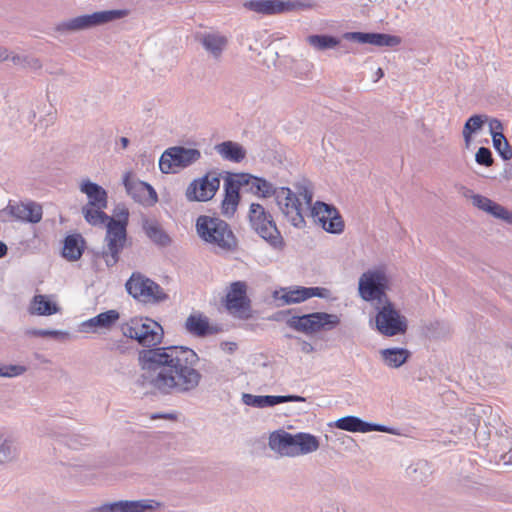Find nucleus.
<instances>
[{
	"mask_svg": "<svg viewBox=\"0 0 512 512\" xmlns=\"http://www.w3.org/2000/svg\"><path fill=\"white\" fill-rule=\"evenodd\" d=\"M219 187V176L207 173L198 179H194L188 185L185 195L189 201L205 202L214 197Z\"/></svg>",
	"mask_w": 512,
	"mask_h": 512,
	"instance_id": "obj_14",
	"label": "nucleus"
},
{
	"mask_svg": "<svg viewBox=\"0 0 512 512\" xmlns=\"http://www.w3.org/2000/svg\"><path fill=\"white\" fill-rule=\"evenodd\" d=\"M226 309L235 315L250 310V299L247 296V285L243 281H236L230 285L225 299Z\"/></svg>",
	"mask_w": 512,
	"mask_h": 512,
	"instance_id": "obj_17",
	"label": "nucleus"
},
{
	"mask_svg": "<svg viewBox=\"0 0 512 512\" xmlns=\"http://www.w3.org/2000/svg\"><path fill=\"white\" fill-rule=\"evenodd\" d=\"M335 426L348 432L365 433L366 421L357 416H345L335 421Z\"/></svg>",
	"mask_w": 512,
	"mask_h": 512,
	"instance_id": "obj_39",
	"label": "nucleus"
},
{
	"mask_svg": "<svg viewBox=\"0 0 512 512\" xmlns=\"http://www.w3.org/2000/svg\"><path fill=\"white\" fill-rule=\"evenodd\" d=\"M0 376L3 377L2 367H0Z\"/></svg>",
	"mask_w": 512,
	"mask_h": 512,
	"instance_id": "obj_61",
	"label": "nucleus"
},
{
	"mask_svg": "<svg viewBox=\"0 0 512 512\" xmlns=\"http://www.w3.org/2000/svg\"><path fill=\"white\" fill-rule=\"evenodd\" d=\"M338 47L341 49V52H342V53H349V52H350V50H349L348 46H347V45H345V44H341V43H340V44L338 45Z\"/></svg>",
	"mask_w": 512,
	"mask_h": 512,
	"instance_id": "obj_59",
	"label": "nucleus"
},
{
	"mask_svg": "<svg viewBox=\"0 0 512 512\" xmlns=\"http://www.w3.org/2000/svg\"><path fill=\"white\" fill-rule=\"evenodd\" d=\"M299 340L300 344V350L305 354H311L314 352L315 348L314 346L309 343L308 341L302 340L300 338H297Z\"/></svg>",
	"mask_w": 512,
	"mask_h": 512,
	"instance_id": "obj_52",
	"label": "nucleus"
},
{
	"mask_svg": "<svg viewBox=\"0 0 512 512\" xmlns=\"http://www.w3.org/2000/svg\"><path fill=\"white\" fill-rule=\"evenodd\" d=\"M283 13L295 10H309L316 7L315 0H282Z\"/></svg>",
	"mask_w": 512,
	"mask_h": 512,
	"instance_id": "obj_41",
	"label": "nucleus"
},
{
	"mask_svg": "<svg viewBox=\"0 0 512 512\" xmlns=\"http://www.w3.org/2000/svg\"><path fill=\"white\" fill-rule=\"evenodd\" d=\"M29 334L37 337H51L55 339H65L68 336L67 332L50 329H33Z\"/></svg>",
	"mask_w": 512,
	"mask_h": 512,
	"instance_id": "obj_45",
	"label": "nucleus"
},
{
	"mask_svg": "<svg viewBox=\"0 0 512 512\" xmlns=\"http://www.w3.org/2000/svg\"><path fill=\"white\" fill-rule=\"evenodd\" d=\"M127 14L128 11L123 9L97 11L62 21L56 25L55 30L62 34L86 30L124 18Z\"/></svg>",
	"mask_w": 512,
	"mask_h": 512,
	"instance_id": "obj_5",
	"label": "nucleus"
},
{
	"mask_svg": "<svg viewBox=\"0 0 512 512\" xmlns=\"http://www.w3.org/2000/svg\"><path fill=\"white\" fill-rule=\"evenodd\" d=\"M296 437L298 456L312 453L319 448V440L312 434L299 432Z\"/></svg>",
	"mask_w": 512,
	"mask_h": 512,
	"instance_id": "obj_35",
	"label": "nucleus"
},
{
	"mask_svg": "<svg viewBox=\"0 0 512 512\" xmlns=\"http://www.w3.org/2000/svg\"><path fill=\"white\" fill-rule=\"evenodd\" d=\"M305 398L299 395H253L242 394V402L247 406L256 408L273 407L286 402H305Z\"/></svg>",
	"mask_w": 512,
	"mask_h": 512,
	"instance_id": "obj_20",
	"label": "nucleus"
},
{
	"mask_svg": "<svg viewBox=\"0 0 512 512\" xmlns=\"http://www.w3.org/2000/svg\"><path fill=\"white\" fill-rule=\"evenodd\" d=\"M7 252H8L7 245L3 241H0V259L5 257L7 255Z\"/></svg>",
	"mask_w": 512,
	"mask_h": 512,
	"instance_id": "obj_55",
	"label": "nucleus"
},
{
	"mask_svg": "<svg viewBox=\"0 0 512 512\" xmlns=\"http://www.w3.org/2000/svg\"><path fill=\"white\" fill-rule=\"evenodd\" d=\"M298 197L301 196L308 206H311L313 200V192L306 186L298 187Z\"/></svg>",
	"mask_w": 512,
	"mask_h": 512,
	"instance_id": "obj_51",
	"label": "nucleus"
},
{
	"mask_svg": "<svg viewBox=\"0 0 512 512\" xmlns=\"http://www.w3.org/2000/svg\"><path fill=\"white\" fill-rule=\"evenodd\" d=\"M59 310L60 308L55 302H52L48 296L42 294H36L28 306V313L30 315L51 316L58 313Z\"/></svg>",
	"mask_w": 512,
	"mask_h": 512,
	"instance_id": "obj_30",
	"label": "nucleus"
},
{
	"mask_svg": "<svg viewBox=\"0 0 512 512\" xmlns=\"http://www.w3.org/2000/svg\"><path fill=\"white\" fill-rule=\"evenodd\" d=\"M107 232L105 240L107 242V248L101 253L108 267H113L119 261V254L124 248L127 227L125 223L116 222L115 218H110L106 223Z\"/></svg>",
	"mask_w": 512,
	"mask_h": 512,
	"instance_id": "obj_10",
	"label": "nucleus"
},
{
	"mask_svg": "<svg viewBox=\"0 0 512 512\" xmlns=\"http://www.w3.org/2000/svg\"><path fill=\"white\" fill-rule=\"evenodd\" d=\"M198 236L216 253H227L235 249L237 241L228 223L219 217L200 215L196 220Z\"/></svg>",
	"mask_w": 512,
	"mask_h": 512,
	"instance_id": "obj_2",
	"label": "nucleus"
},
{
	"mask_svg": "<svg viewBox=\"0 0 512 512\" xmlns=\"http://www.w3.org/2000/svg\"><path fill=\"white\" fill-rule=\"evenodd\" d=\"M489 132L493 138H503V124L497 118H492L489 120Z\"/></svg>",
	"mask_w": 512,
	"mask_h": 512,
	"instance_id": "obj_46",
	"label": "nucleus"
},
{
	"mask_svg": "<svg viewBox=\"0 0 512 512\" xmlns=\"http://www.w3.org/2000/svg\"><path fill=\"white\" fill-rule=\"evenodd\" d=\"M85 249V240L81 234L75 233L65 237L62 256L68 261L79 260Z\"/></svg>",
	"mask_w": 512,
	"mask_h": 512,
	"instance_id": "obj_29",
	"label": "nucleus"
},
{
	"mask_svg": "<svg viewBox=\"0 0 512 512\" xmlns=\"http://www.w3.org/2000/svg\"><path fill=\"white\" fill-rule=\"evenodd\" d=\"M214 149L223 160L233 163H240L246 157L245 148L241 144L234 141L228 140L221 142L216 144Z\"/></svg>",
	"mask_w": 512,
	"mask_h": 512,
	"instance_id": "obj_28",
	"label": "nucleus"
},
{
	"mask_svg": "<svg viewBox=\"0 0 512 512\" xmlns=\"http://www.w3.org/2000/svg\"><path fill=\"white\" fill-rule=\"evenodd\" d=\"M343 38L377 47H395L401 43V38L398 36L376 32H346L343 34Z\"/></svg>",
	"mask_w": 512,
	"mask_h": 512,
	"instance_id": "obj_19",
	"label": "nucleus"
},
{
	"mask_svg": "<svg viewBox=\"0 0 512 512\" xmlns=\"http://www.w3.org/2000/svg\"><path fill=\"white\" fill-rule=\"evenodd\" d=\"M372 431L386 432V433H391V434L394 433V429L389 426H386L383 424L371 423V422L366 421L365 433L372 432Z\"/></svg>",
	"mask_w": 512,
	"mask_h": 512,
	"instance_id": "obj_49",
	"label": "nucleus"
},
{
	"mask_svg": "<svg viewBox=\"0 0 512 512\" xmlns=\"http://www.w3.org/2000/svg\"><path fill=\"white\" fill-rule=\"evenodd\" d=\"M161 504L154 499L120 500L103 504L93 512H148L157 510Z\"/></svg>",
	"mask_w": 512,
	"mask_h": 512,
	"instance_id": "obj_16",
	"label": "nucleus"
},
{
	"mask_svg": "<svg viewBox=\"0 0 512 512\" xmlns=\"http://www.w3.org/2000/svg\"><path fill=\"white\" fill-rule=\"evenodd\" d=\"M185 329L194 336L205 337L215 330L210 327L208 318L201 313H192L185 321Z\"/></svg>",
	"mask_w": 512,
	"mask_h": 512,
	"instance_id": "obj_31",
	"label": "nucleus"
},
{
	"mask_svg": "<svg viewBox=\"0 0 512 512\" xmlns=\"http://www.w3.org/2000/svg\"><path fill=\"white\" fill-rule=\"evenodd\" d=\"M120 143H121L122 148L125 149L128 146V144H129V139L126 138V137H121L120 138Z\"/></svg>",
	"mask_w": 512,
	"mask_h": 512,
	"instance_id": "obj_58",
	"label": "nucleus"
},
{
	"mask_svg": "<svg viewBox=\"0 0 512 512\" xmlns=\"http://www.w3.org/2000/svg\"><path fill=\"white\" fill-rule=\"evenodd\" d=\"M306 41L310 46L318 51L333 49L340 44L339 38L326 34L309 35Z\"/></svg>",
	"mask_w": 512,
	"mask_h": 512,
	"instance_id": "obj_34",
	"label": "nucleus"
},
{
	"mask_svg": "<svg viewBox=\"0 0 512 512\" xmlns=\"http://www.w3.org/2000/svg\"><path fill=\"white\" fill-rule=\"evenodd\" d=\"M7 59H8L7 49L0 47V61H6Z\"/></svg>",
	"mask_w": 512,
	"mask_h": 512,
	"instance_id": "obj_57",
	"label": "nucleus"
},
{
	"mask_svg": "<svg viewBox=\"0 0 512 512\" xmlns=\"http://www.w3.org/2000/svg\"><path fill=\"white\" fill-rule=\"evenodd\" d=\"M242 185L239 174L228 176L224 182V199L221 203L222 213L231 216L235 213L239 203V190Z\"/></svg>",
	"mask_w": 512,
	"mask_h": 512,
	"instance_id": "obj_22",
	"label": "nucleus"
},
{
	"mask_svg": "<svg viewBox=\"0 0 512 512\" xmlns=\"http://www.w3.org/2000/svg\"><path fill=\"white\" fill-rule=\"evenodd\" d=\"M311 216L328 233L341 234L344 231V221L337 208L331 204L316 201L311 207Z\"/></svg>",
	"mask_w": 512,
	"mask_h": 512,
	"instance_id": "obj_13",
	"label": "nucleus"
},
{
	"mask_svg": "<svg viewBox=\"0 0 512 512\" xmlns=\"http://www.w3.org/2000/svg\"><path fill=\"white\" fill-rule=\"evenodd\" d=\"M242 185L248 187L249 191L261 198L277 197L280 187L274 186L273 183L263 177L254 176L251 174H239Z\"/></svg>",
	"mask_w": 512,
	"mask_h": 512,
	"instance_id": "obj_21",
	"label": "nucleus"
},
{
	"mask_svg": "<svg viewBox=\"0 0 512 512\" xmlns=\"http://www.w3.org/2000/svg\"><path fill=\"white\" fill-rule=\"evenodd\" d=\"M200 43L213 59L219 60L228 45V38L218 32H208L201 35Z\"/></svg>",
	"mask_w": 512,
	"mask_h": 512,
	"instance_id": "obj_25",
	"label": "nucleus"
},
{
	"mask_svg": "<svg viewBox=\"0 0 512 512\" xmlns=\"http://www.w3.org/2000/svg\"><path fill=\"white\" fill-rule=\"evenodd\" d=\"M244 8L262 15H276L283 13L282 0H248L243 3Z\"/></svg>",
	"mask_w": 512,
	"mask_h": 512,
	"instance_id": "obj_32",
	"label": "nucleus"
},
{
	"mask_svg": "<svg viewBox=\"0 0 512 512\" xmlns=\"http://www.w3.org/2000/svg\"><path fill=\"white\" fill-rule=\"evenodd\" d=\"M286 324L296 331L314 334L322 330L334 329L340 324V317L337 314L327 312H313L301 316H292L287 319Z\"/></svg>",
	"mask_w": 512,
	"mask_h": 512,
	"instance_id": "obj_8",
	"label": "nucleus"
},
{
	"mask_svg": "<svg viewBox=\"0 0 512 512\" xmlns=\"http://www.w3.org/2000/svg\"><path fill=\"white\" fill-rule=\"evenodd\" d=\"M472 203L474 206H476L480 210L487 212L488 211L487 206L491 205L492 200L485 196L477 194V195L472 196Z\"/></svg>",
	"mask_w": 512,
	"mask_h": 512,
	"instance_id": "obj_47",
	"label": "nucleus"
},
{
	"mask_svg": "<svg viewBox=\"0 0 512 512\" xmlns=\"http://www.w3.org/2000/svg\"><path fill=\"white\" fill-rule=\"evenodd\" d=\"M25 66H29L34 69H39L41 67V63L36 58H27V61L25 62Z\"/></svg>",
	"mask_w": 512,
	"mask_h": 512,
	"instance_id": "obj_54",
	"label": "nucleus"
},
{
	"mask_svg": "<svg viewBox=\"0 0 512 512\" xmlns=\"http://www.w3.org/2000/svg\"><path fill=\"white\" fill-rule=\"evenodd\" d=\"M406 473L412 481L423 483L431 475V466L427 461L419 460L411 464L407 468Z\"/></svg>",
	"mask_w": 512,
	"mask_h": 512,
	"instance_id": "obj_36",
	"label": "nucleus"
},
{
	"mask_svg": "<svg viewBox=\"0 0 512 512\" xmlns=\"http://www.w3.org/2000/svg\"><path fill=\"white\" fill-rule=\"evenodd\" d=\"M85 220L94 226L104 225L111 217H109L103 209H98L90 205H86L82 209Z\"/></svg>",
	"mask_w": 512,
	"mask_h": 512,
	"instance_id": "obj_40",
	"label": "nucleus"
},
{
	"mask_svg": "<svg viewBox=\"0 0 512 512\" xmlns=\"http://www.w3.org/2000/svg\"><path fill=\"white\" fill-rule=\"evenodd\" d=\"M330 291L323 287H285L273 292L278 305H291L304 302L311 297L328 298Z\"/></svg>",
	"mask_w": 512,
	"mask_h": 512,
	"instance_id": "obj_12",
	"label": "nucleus"
},
{
	"mask_svg": "<svg viewBox=\"0 0 512 512\" xmlns=\"http://www.w3.org/2000/svg\"><path fill=\"white\" fill-rule=\"evenodd\" d=\"M275 201L284 217L292 226L299 229L305 227L304 209L296 193L288 187H280Z\"/></svg>",
	"mask_w": 512,
	"mask_h": 512,
	"instance_id": "obj_11",
	"label": "nucleus"
},
{
	"mask_svg": "<svg viewBox=\"0 0 512 512\" xmlns=\"http://www.w3.org/2000/svg\"><path fill=\"white\" fill-rule=\"evenodd\" d=\"M477 164L489 167L493 164L492 152L487 147H480L475 155Z\"/></svg>",
	"mask_w": 512,
	"mask_h": 512,
	"instance_id": "obj_44",
	"label": "nucleus"
},
{
	"mask_svg": "<svg viewBox=\"0 0 512 512\" xmlns=\"http://www.w3.org/2000/svg\"><path fill=\"white\" fill-rule=\"evenodd\" d=\"M248 219L252 230L265 240L273 249L282 250L284 239L273 219V216L263 205L251 203Z\"/></svg>",
	"mask_w": 512,
	"mask_h": 512,
	"instance_id": "obj_3",
	"label": "nucleus"
},
{
	"mask_svg": "<svg viewBox=\"0 0 512 512\" xmlns=\"http://www.w3.org/2000/svg\"><path fill=\"white\" fill-rule=\"evenodd\" d=\"M381 358L386 366L390 368H399L410 357V352L405 348H386L380 351Z\"/></svg>",
	"mask_w": 512,
	"mask_h": 512,
	"instance_id": "obj_33",
	"label": "nucleus"
},
{
	"mask_svg": "<svg viewBox=\"0 0 512 512\" xmlns=\"http://www.w3.org/2000/svg\"><path fill=\"white\" fill-rule=\"evenodd\" d=\"M125 287L130 296L145 304H158L168 298V295L158 283L140 272L132 273Z\"/></svg>",
	"mask_w": 512,
	"mask_h": 512,
	"instance_id": "obj_7",
	"label": "nucleus"
},
{
	"mask_svg": "<svg viewBox=\"0 0 512 512\" xmlns=\"http://www.w3.org/2000/svg\"><path fill=\"white\" fill-rule=\"evenodd\" d=\"M11 60L15 65H21L25 66V62L27 61V57L21 56V55H12L10 56L8 54V59Z\"/></svg>",
	"mask_w": 512,
	"mask_h": 512,
	"instance_id": "obj_53",
	"label": "nucleus"
},
{
	"mask_svg": "<svg viewBox=\"0 0 512 512\" xmlns=\"http://www.w3.org/2000/svg\"><path fill=\"white\" fill-rule=\"evenodd\" d=\"M3 212L8 213L16 220L33 224L39 223L43 215L41 205L34 201H28L26 203L9 201Z\"/></svg>",
	"mask_w": 512,
	"mask_h": 512,
	"instance_id": "obj_18",
	"label": "nucleus"
},
{
	"mask_svg": "<svg viewBox=\"0 0 512 512\" xmlns=\"http://www.w3.org/2000/svg\"><path fill=\"white\" fill-rule=\"evenodd\" d=\"M116 219V222L125 223V226L128 225V219H129V211L125 207H117L114 211Z\"/></svg>",
	"mask_w": 512,
	"mask_h": 512,
	"instance_id": "obj_50",
	"label": "nucleus"
},
{
	"mask_svg": "<svg viewBox=\"0 0 512 512\" xmlns=\"http://www.w3.org/2000/svg\"><path fill=\"white\" fill-rule=\"evenodd\" d=\"M493 147L499 153V155L504 160H510L512 158V148L509 145V142L503 136V138H493L492 139Z\"/></svg>",
	"mask_w": 512,
	"mask_h": 512,
	"instance_id": "obj_43",
	"label": "nucleus"
},
{
	"mask_svg": "<svg viewBox=\"0 0 512 512\" xmlns=\"http://www.w3.org/2000/svg\"><path fill=\"white\" fill-rule=\"evenodd\" d=\"M376 76H377L376 81L384 76V72H383V70L381 68L377 69Z\"/></svg>",
	"mask_w": 512,
	"mask_h": 512,
	"instance_id": "obj_60",
	"label": "nucleus"
},
{
	"mask_svg": "<svg viewBox=\"0 0 512 512\" xmlns=\"http://www.w3.org/2000/svg\"><path fill=\"white\" fill-rule=\"evenodd\" d=\"M374 308L377 310L375 327L381 335L393 337L406 333L407 319L395 308L390 299L374 305Z\"/></svg>",
	"mask_w": 512,
	"mask_h": 512,
	"instance_id": "obj_6",
	"label": "nucleus"
},
{
	"mask_svg": "<svg viewBox=\"0 0 512 512\" xmlns=\"http://www.w3.org/2000/svg\"><path fill=\"white\" fill-rule=\"evenodd\" d=\"M486 121H488V117L480 114L472 115L467 119L462 132L467 146L470 144L472 134L478 132Z\"/></svg>",
	"mask_w": 512,
	"mask_h": 512,
	"instance_id": "obj_38",
	"label": "nucleus"
},
{
	"mask_svg": "<svg viewBox=\"0 0 512 512\" xmlns=\"http://www.w3.org/2000/svg\"><path fill=\"white\" fill-rule=\"evenodd\" d=\"M488 207L487 213L491 214L495 218L504 220L505 222L512 224V212L506 209L504 206L492 201Z\"/></svg>",
	"mask_w": 512,
	"mask_h": 512,
	"instance_id": "obj_42",
	"label": "nucleus"
},
{
	"mask_svg": "<svg viewBox=\"0 0 512 512\" xmlns=\"http://www.w3.org/2000/svg\"><path fill=\"white\" fill-rule=\"evenodd\" d=\"M269 445L272 450L283 456H298L296 434H290L284 430L273 432L270 435Z\"/></svg>",
	"mask_w": 512,
	"mask_h": 512,
	"instance_id": "obj_24",
	"label": "nucleus"
},
{
	"mask_svg": "<svg viewBox=\"0 0 512 512\" xmlns=\"http://www.w3.org/2000/svg\"><path fill=\"white\" fill-rule=\"evenodd\" d=\"M118 319V311L112 309L84 321L81 326L85 332H95L97 328H111Z\"/></svg>",
	"mask_w": 512,
	"mask_h": 512,
	"instance_id": "obj_27",
	"label": "nucleus"
},
{
	"mask_svg": "<svg viewBox=\"0 0 512 512\" xmlns=\"http://www.w3.org/2000/svg\"><path fill=\"white\" fill-rule=\"evenodd\" d=\"M80 190L82 193L86 194L88 198L87 205L98 209L107 208V192L106 190L98 185L97 183L91 182L90 180L83 181Z\"/></svg>",
	"mask_w": 512,
	"mask_h": 512,
	"instance_id": "obj_26",
	"label": "nucleus"
},
{
	"mask_svg": "<svg viewBox=\"0 0 512 512\" xmlns=\"http://www.w3.org/2000/svg\"><path fill=\"white\" fill-rule=\"evenodd\" d=\"M123 184L127 194L142 205H154L158 200L155 189L150 184L133 178L130 172L124 174Z\"/></svg>",
	"mask_w": 512,
	"mask_h": 512,
	"instance_id": "obj_15",
	"label": "nucleus"
},
{
	"mask_svg": "<svg viewBox=\"0 0 512 512\" xmlns=\"http://www.w3.org/2000/svg\"><path fill=\"white\" fill-rule=\"evenodd\" d=\"M152 419H158V418H167V419H174L175 417L172 414H153Z\"/></svg>",
	"mask_w": 512,
	"mask_h": 512,
	"instance_id": "obj_56",
	"label": "nucleus"
},
{
	"mask_svg": "<svg viewBox=\"0 0 512 512\" xmlns=\"http://www.w3.org/2000/svg\"><path fill=\"white\" fill-rule=\"evenodd\" d=\"M141 228L145 236L154 245L165 248L171 245L172 238L164 230L161 223L155 218L142 217Z\"/></svg>",
	"mask_w": 512,
	"mask_h": 512,
	"instance_id": "obj_23",
	"label": "nucleus"
},
{
	"mask_svg": "<svg viewBox=\"0 0 512 512\" xmlns=\"http://www.w3.org/2000/svg\"><path fill=\"white\" fill-rule=\"evenodd\" d=\"M3 377H15L25 372V367L20 365H9L2 367Z\"/></svg>",
	"mask_w": 512,
	"mask_h": 512,
	"instance_id": "obj_48",
	"label": "nucleus"
},
{
	"mask_svg": "<svg viewBox=\"0 0 512 512\" xmlns=\"http://www.w3.org/2000/svg\"><path fill=\"white\" fill-rule=\"evenodd\" d=\"M389 278L383 268L369 269L362 273L358 281L359 297L377 305L388 299Z\"/></svg>",
	"mask_w": 512,
	"mask_h": 512,
	"instance_id": "obj_4",
	"label": "nucleus"
},
{
	"mask_svg": "<svg viewBox=\"0 0 512 512\" xmlns=\"http://www.w3.org/2000/svg\"><path fill=\"white\" fill-rule=\"evenodd\" d=\"M201 158L200 150L183 146L170 147L164 151L159 160V168L162 173H176L180 169L187 168Z\"/></svg>",
	"mask_w": 512,
	"mask_h": 512,
	"instance_id": "obj_9",
	"label": "nucleus"
},
{
	"mask_svg": "<svg viewBox=\"0 0 512 512\" xmlns=\"http://www.w3.org/2000/svg\"><path fill=\"white\" fill-rule=\"evenodd\" d=\"M18 455L15 441L0 432V464L12 461Z\"/></svg>",
	"mask_w": 512,
	"mask_h": 512,
	"instance_id": "obj_37",
	"label": "nucleus"
},
{
	"mask_svg": "<svg viewBox=\"0 0 512 512\" xmlns=\"http://www.w3.org/2000/svg\"><path fill=\"white\" fill-rule=\"evenodd\" d=\"M122 330L124 336L144 347L138 352L142 371L138 385L151 387L164 395L188 393L199 386L202 375L197 369L198 354L185 346L160 347L164 330L158 322L148 317H134Z\"/></svg>",
	"mask_w": 512,
	"mask_h": 512,
	"instance_id": "obj_1",
	"label": "nucleus"
}]
</instances>
